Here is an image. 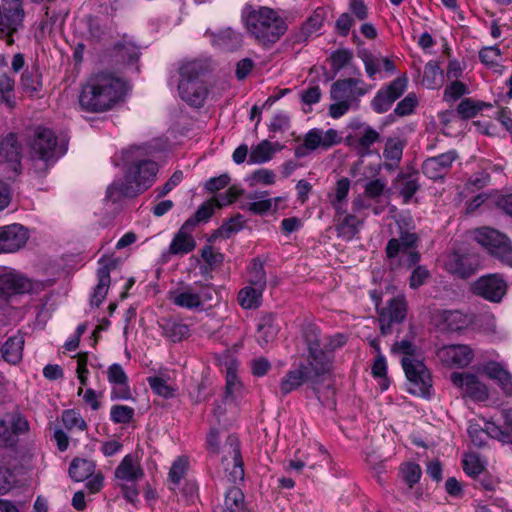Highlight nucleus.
<instances>
[{
	"mask_svg": "<svg viewBox=\"0 0 512 512\" xmlns=\"http://www.w3.org/2000/svg\"><path fill=\"white\" fill-rule=\"evenodd\" d=\"M188 467V462L185 458H177L170 468L169 471V479L170 481L177 485L180 483L181 479L184 477L185 472Z\"/></svg>",
	"mask_w": 512,
	"mask_h": 512,
	"instance_id": "obj_59",
	"label": "nucleus"
},
{
	"mask_svg": "<svg viewBox=\"0 0 512 512\" xmlns=\"http://www.w3.org/2000/svg\"><path fill=\"white\" fill-rule=\"evenodd\" d=\"M346 141L353 146L361 156L370 154V148L380 141V134L371 126H364L363 131L356 136H348Z\"/></svg>",
	"mask_w": 512,
	"mask_h": 512,
	"instance_id": "obj_27",
	"label": "nucleus"
},
{
	"mask_svg": "<svg viewBox=\"0 0 512 512\" xmlns=\"http://www.w3.org/2000/svg\"><path fill=\"white\" fill-rule=\"evenodd\" d=\"M417 236L414 233L404 232L399 239L393 238L389 240L386 246V254L389 259L395 258L400 250L414 249Z\"/></svg>",
	"mask_w": 512,
	"mask_h": 512,
	"instance_id": "obj_39",
	"label": "nucleus"
},
{
	"mask_svg": "<svg viewBox=\"0 0 512 512\" xmlns=\"http://www.w3.org/2000/svg\"><path fill=\"white\" fill-rule=\"evenodd\" d=\"M220 512H246L244 494L238 487H231L225 495L224 507Z\"/></svg>",
	"mask_w": 512,
	"mask_h": 512,
	"instance_id": "obj_43",
	"label": "nucleus"
},
{
	"mask_svg": "<svg viewBox=\"0 0 512 512\" xmlns=\"http://www.w3.org/2000/svg\"><path fill=\"white\" fill-rule=\"evenodd\" d=\"M485 374L495 380L505 394H512V375L498 362H489L484 366Z\"/></svg>",
	"mask_w": 512,
	"mask_h": 512,
	"instance_id": "obj_30",
	"label": "nucleus"
},
{
	"mask_svg": "<svg viewBox=\"0 0 512 512\" xmlns=\"http://www.w3.org/2000/svg\"><path fill=\"white\" fill-rule=\"evenodd\" d=\"M361 221L353 214H347L336 221L337 236L344 240H351L359 231Z\"/></svg>",
	"mask_w": 512,
	"mask_h": 512,
	"instance_id": "obj_38",
	"label": "nucleus"
},
{
	"mask_svg": "<svg viewBox=\"0 0 512 512\" xmlns=\"http://www.w3.org/2000/svg\"><path fill=\"white\" fill-rule=\"evenodd\" d=\"M162 334L172 342H180L190 333L189 326L173 320H165L160 324Z\"/></svg>",
	"mask_w": 512,
	"mask_h": 512,
	"instance_id": "obj_40",
	"label": "nucleus"
},
{
	"mask_svg": "<svg viewBox=\"0 0 512 512\" xmlns=\"http://www.w3.org/2000/svg\"><path fill=\"white\" fill-rule=\"evenodd\" d=\"M249 286L264 290L266 287V274L262 262L254 259L248 272Z\"/></svg>",
	"mask_w": 512,
	"mask_h": 512,
	"instance_id": "obj_46",
	"label": "nucleus"
},
{
	"mask_svg": "<svg viewBox=\"0 0 512 512\" xmlns=\"http://www.w3.org/2000/svg\"><path fill=\"white\" fill-rule=\"evenodd\" d=\"M99 267L97 269L98 283L94 288L93 294L91 295L90 303L92 306L98 307L106 298L108 293L111 278V271L117 269L118 260L113 257H102L99 260Z\"/></svg>",
	"mask_w": 512,
	"mask_h": 512,
	"instance_id": "obj_15",
	"label": "nucleus"
},
{
	"mask_svg": "<svg viewBox=\"0 0 512 512\" xmlns=\"http://www.w3.org/2000/svg\"><path fill=\"white\" fill-rule=\"evenodd\" d=\"M446 269L451 273L460 278H468L474 274V267L466 256H462L458 253H452L449 255L446 263Z\"/></svg>",
	"mask_w": 512,
	"mask_h": 512,
	"instance_id": "obj_34",
	"label": "nucleus"
},
{
	"mask_svg": "<svg viewBox=\"0 0 512 512\" xmlns=\"http://www.w3.org/2000/svg\"><path fill=\"white\" fill-rule=\"evenodd\" d=\"M463 469L469 476L477 477L483 472L484 465L477 454L468 453L463 458Z\"/></svg>",
	"mask_w": 512,
	"mask_h": 512,
	"instance_id": "obj_49",
	"label": "nucleus"
},
{
	"mask_svg": "<svg viewBox=\"0 0 512 512\" xmlns=\"http://www.w3.org/2000/svg\"><path fill=\"white\" fill-rule=\"evenodd\" d=\"M440 317L444 325V329L448 331L461 330L470 323L469 317L458 310L443 311Z\"/></svg>",
	"mask_w": 512,
	"mask_h": 512,
	"instance_id": "obj_42",
	"label": "nucleus"
},
{
	"mask_svg": "<svg viewBox=\"0 0 512 512\" xmlns=\"http://www.w3.org/2000/svg\"><path fill=\"white\" fill-rule=\"evenodd\" d=\"M353 58V53L348 49H339L331 55V66L335 72H339Z\"/></svg>",
	"mask_w": 512,
	"mask_h": 512,
	"instance_id": "obj_57",
	"label": "nucleus"
},
{
	"mask_svg": "<svg viewBox=\"0 0 512 512\" xmlns=\"http://www.w3.org/2000/svg\"><path fill=\"white\" fill-rule=\"evenodd\" d=\"M107 378L110 384L114 386L112 398L115 399H129L130 390L127 386L128 376L126 375L122 366L114 363L107 369Z\"/></svg>",
	"mask_w": 512,
	"mask_h": 512,
	"instance_id": "obj_24",
	"label": "nucleus"
},
{
	"mask_svg": "<svg viewBox=\"0 0 512 512\" xmlns=\"http://www.w3.org/2000/svg\"><path fill=\"white\" fill-rule=\"evenodd\" d=\"M451 381L462 390L463 394L473 399L484 400L488 397L485 385L473 374L452 373Z\"/></svg>",
	"mask_w": 512,
	"mask_h": 512,
	"instance_id": "obj_19",
	"label": "nucleus"
},
{
	"mask_svg": "<svg viewBox=\"0 0 512 512\" xmlns=\"http://www.w3.org/2000/svg\"><path fill=\"white\" fill-rule=\"evenodd\" d=\"M407 83V77L401 76L379 89L370 102L372 110L378 114L390 110L392 104L404 94Z\"/></svg>",
	"mask_w": 512,
	"mask_h": 512,
	"instance_id": "obj_11",
	"label": "nucleus"
},
{
	"mask_svg": "<svg viewBox=\"0 0 512 512\" xmlns=\"http://www.w3.org/2000/svg\"><path fill=\"white\" fill-rule=\"evenodd\" d=\"M242 192L243 191L241 189L235 186H231L225 193L220 194L216 198L217 207L221 208L223 206L231 204L242 194Z\"/></svg>",
	"mask_w": 512,
	"mask_h": 512,
	"instance_id": "obj_64",
	"label": "nucleus"
},
{
	"mask_svg": "<svg viewBox=\"0 0 512 512\" xmlns=\"http://www.w3.org/2000/svg\"><path fill=\"white\" fill-rule=\"evenodd\" d=\"M279 332V326L271 314L262 316L257 324L256 341L261 347L272 343Z\"/></svg>",
	"mask_w": 512,
	"mask_h": 512,
	"instance_id": "obj_29",
	"label": "nucleus"
},
{
	"mask_svg": "<svg viewBox=\"0 0 512 512\" xmlns=\"http://www.w3.org/2000/svg\"><path fill=\"white\" fill-rule=\"evenodd\" d=\"M401 473L403 480L408 484L411 488L414 484H416L421 477V468L416 463H406L401 467Z\"/></svg>",
	"mask_w": 512,
	"mask_h": 512,
	"instance_id": "obj_58",
	"label": "nucleus"
},
{
	"mask_svg": "<svg viewBox=\"0 0 512 512\" xmlns=\"http://www.w3.org/2000/svg\"><path fill=\"white\" fill-rule=\"evenodd\" d=\"M481 109L482 106L480 103L475 102L470 98H466L458 105L457 112L463 119H470L475 117Z\"/></svg>",
	"mask_w": 512,
	"mask_h": 512,
	"instance_id": "obj_55",
	"label": "nucleus"
},
{
	"mask_svg": "<svg viewBox=\"0 0 512 512\" xmlns=\"http://www.w3.org/2000/svg\"><path fill=\"white\" fill-rule=\"evenodd\" d=\"M206 71V65L201 60H191L182 63L179 68V95L191 106L200 107L207 96V88L200 76Z\"/></svg>",
	"mask_w": 512,
	"mask_h": 512,
	"instance_id": "obj_6",
	"label": "nucleus"
},
{
	"mask_svg": "<svg viewBox=\"0 0 512 512\" xmlns=\"http://www.w3.org/2000/svg\"><path fill=\"white\" fill-rule=\"evenodd\" d=\"M391 350L394 354L401 356V364L408 380V391L417 396H430L431 375L423 361L416 355V347L412 341L408 339L397 341Z\"/></svg>",
	"mask_w": 512,
	"mask_h": 512,
	"instance_id": "obj_3",
	"label": "nucleus"
},
{
	"mask_svg": "<svg viewBox=\"0 0 512 512\" xmlns=\"http://www.w3.org/2000/svg\"><path fill=\"white\" fill-rule=\"evenodd\" d=\"M21 145L17 136L13 133L8 134L0 143V163H8L16 171L20 166Z\"/></svg>",
	"mask_w": 512,
	"mask_h": 512,
	"instance_id": "obj_25",
	"label": "nucleus"
},
{
	"mask_svg": "<svg viewBox=\"0 0 512 512\" xmlns=\"http://www.w3.org/2000/svg\"><path fill=\"white\" fill-rule=\"evenodd\" d=\"M196 247V241L192 234L178 231L168 248V253L174 256H183L192 252Z\"/></svg>",
	"mask_w": 512,
	"mask_h": 512,
	"instance_id": "obj_35",
	"label": "nucleus"
},
{
	"mask_svg": "<svg viewBox=\"0 0 512 512\" xmlns=\"http://www.w3.org/2000/svg\"><path fill=\"white\" fill-rule=\"evenodd\" d=\"M23 18L22 0H14L9 7H4L0 12V33H15L22 25Z\"/></svg>",
	"mask_w": 512,
	"mask_h": 512,
	"instance_id": "obj_22",
	"label": "nucleus"
},
{
	"mask_svg": "<svg viewBox=\"0 0 512 512\" xmlns=\"http://www.w3.org/2000/svg\"><path fill=\"white\" fill-rule=\"evenodd\" d=\"M144 149L130 147L123 154L128 169L123 179L114 181L106 191V198L112 202L122 197H134L148 189L155 181L158 164L152 160L142 159Z\"/></svg>",
	"mask_w": 512,
	"mask_h": 512,
	"instance_id": "obj_1",
	"label": "nucleus"
},
{
	"mask_svg": "<svg viewBox=\"0 0 512 512\" xmlns=\"http://www.w3.org/2000/svg\"><path fill=\"white\" fill-rule=\"evenodd\" d=\"M474 239L501 262L512 266V243L499 231L482 227L474 232Z\"/></svg>",
	"mask_w": 512,
	"mask_h": 512,
	"instance_id": "obj_8",
	"label": "nucleus"
},
{
	"mask_svg": "<svg viewBox=\"0 0 512 512\" xmlns=\"http://www.w3.org/2000/svg\"><path fill=\"white\" fill-rule=\"evenodd\" d=\"M32 150L38 161H42L46 167L55 162L66 152L64 145H59L55 133L49 128L39 127L35 131Z\"/></svg>",
	"mask_w": 512,
	"mask_h": 512,
	"instance_id": "obj_10",
	"label": "nucleus"
},
{
	"mask_svg": "<svg viewBox=\"0 0 512 512\" xmlns=\"http://www.w3.org/2000/svg\"><path fill=\"white\" fill-rule=\"evenodd\" d=\"M443 83V71L435 61L428 62L424 67L422 84L429 88L434 89L440 87Z\"/></svg>",
	"mask_w": 512,
	"mask_h": 512,
	"instance_id": "obj_44",
	"label": "nucleus"
},
{
	"mask_svg": "<svg viewBox=\"0 0 512 512\" xmlns=\"http://www.w3.org/2000/svg\"><path fill=\"white\" fill-rule=\"evenodd\" d=\"M372 374L376 378H380V385L382 390L388 388V380H387V363L383 354L378 353L376 355L374 363L372 365Z\"/></svg>",
	"mask_w": 512,
	"mask_h": 512,
	"instance_id": "obj_50",
	"label": "nucleus"
},
{
	"mask_svg": "<svg viewBox=\"0 0 512 512\" xmlns=\"http://www.w3.org/2000/svg\"><path fill=\"white\" fill-rule=\"evenodd\" d=\"M457 159L455 151H449L436 157L426 159L422 164L423 174L432 180L443 178Z\"/></svg>",
	"mask_w": 512,
	"mask_h": 512,
	"instance_id": "obj_18",
	"label": "nucleus"
},
{
	"mask_svg": "<svg viewBox=\"0 0 512 512\" xmlns=\"http://www.w3.org/2000/svg\"><path fill=\"white\" fill-rule=\"evenodd\" d=\"M41 288L39 283L33 282L22 273L16 271L0 275V297L7 298L15 294L29 293Z\"/></svg>",
	"mask_w": 512,
	"mask_h": 512,
	"instance_id": "obj_12",
	"label": "nucleus"
},
{
	"mask_svg": "<svg viewBox=\"0 0 512 512\" xmlns=\"http://www.w3.org/2000/svg\"><path fill=\"white\" fill-rule=\"evenodd\" d=\"M480 60L488 67L498 66L501 61V52L497 46L483 48L479 52Z\"/></svg>",
	"mask_w": 512,
	"mask_h": 512,
	"instance_id": "obj_56",
	"label": "nucleus"
},
{
	"mask_svg": "<svg viewBox=\"0 0 512 512\" xmlns=\"http://www.w3.org/2000/svg\"><path fill=\"white\" fill-rule=\"evenodd\" d=\"M29 238L28 231L20 224L1 227L2 251L15 252L26 244Z\"/></svg>",
	"mask_w": 512,
	"mask_h": 512,
	"instance_id": "obj_20",
	"label": "nucleus"
},
{
	"mask_svg": "<svg viewBox=\"0 0 512 512\" xmlns=\"http://www.w3.org/2000/svg\"><path fill=\"white\" fill-rule=\"evenodd\" d=\"M282 149V146L275 142L263 140L251 148L248 162L251 164H262L272 159L273 155Z\"/></svg>",
	"mask_w": 512,
	"mask_h": 512,
	"instance_id": "obj_32",
	"label": "nucleus"
},
{
	"mask_svg": "<svg viewBox=\"0 0 512 512\" xmlns=\"http://www.w3.org/2000/svg\"><path fill=\"white\" fill-rule=\"evenodd\" d=\"M243 227L242 216L238 215L237 217L231 218L226 223H224L220 229L219 233L224 238H229L232 234L238 232Z\"/></svg>",
	"mask_w": 512,
	"mask_h": 512,
	"instance_id": "obj_63",
	"label": "nucleus"
},
{
	"mask_svg": "<svg viewBox=\"0 0 512 512\" xmlns=\"http://www.w3.org/2000/svg\"><path fill=\"white\" fill-rule=\"evenodd\" d=\"M9 424L10 429L4 423L0 424V446H12L16 436L29 429L28 421L20 415L11 416Z\"/></svg>",
	"mask_w": 512,
	"mask_h": 512,
	"instance_id": "obj_28",
	"label": "nucleus"
},
{
	"mask_svg": "<svg viewBox=\"0 0 512 512\" xmlns=\"http://www.w3.org/2000/svg\"><path fill=\"white\" fill-rule=\"evenodd\" d=\"M405 142L399 138H388L385 142L383 157L387 161L384 168L394 170L402 159Z\"/></svg>",
	"mask_w": 512,
	"mask_h": 512,
	"instance_id": "obj_31",
	"label": "nucleus"
},
{
	"mask_svg": "<svg viewBox=\"0 0 512 512\" xmlns=\"http://www.w3.org/2000/svg\"><path fill=\"white\" fill-rule=\"evenodd\" d=\"M21 85L24 91L35 93L40 90L42 86L41 75L36 69L26 70L21 76Z\"/></svg>",
	"mask_w": 512,
	"mask_h": 512,
	"instance_id": "obj_47",
	"label": "nucleus"
},
{
	"mask_svg": "<svg viewBox=\"0 0 512 512\" xmlns=\"http://www.w3.org/2000/svg\"><path fill=\"white\" fill-rule=\"evenodd\" d=\"M387 186V183L385 180L382 179H374L366 183L364 187V195L368 198L375 199L380 197L385 188Z\"/></svg>",
	"mask_w": 512,
	"mask_h": 512,
	"instance_id": "obj_61",
	"label": "nucleus"
},
{
	"mask_svg": "<svg viewBox=\"0 0 512 512\" xmlns=\"http://www.w3.org/2000/svg\"><path fill=\"white\" fill-rule=\"evenodd\" d=\"M94 471L95 464L87 459H74L69 467L70 477L76 482L88 479L94 474Z\"/></svg>",
	"mask_w": 512,
	"mask_h": 512,
	"instance_id": "obj_41",
	"label": "nucleus"
},
{
	"mask_svg": "<svg viewBox=\"0 0 512 512\" xmlns=\"http://www.w3.org/2000/svg\"><path fill=\"white\" fill-rule=\"evenodd\" d=\"M148 383L151 389L159 396L165 398L173 396L172 388L167 384V382L163 378L157 376L149 377Z\"/></svg>",
	"mask_w": 512,
	"mask_h": 512,
	"instance_id": "obj_60",
	"label": "nucleus"
},
{
	"mask_svg": "<svg viewBox=\"0 0 512 512\" xmlns=\"http://www.w3.org/2000/svg\"><path fill=\"white\" fill-rule=\"evenodd\" d=\"M407 304L404 296L398 295L389 300L387 307L380 312L379 323L383 335L390 333L392 323H400L406 317Z\"/></svg>",
	"mask_w": 512,
	"mask_h": 512,
	"instance_id": "obj_16",
	"label": "nucleus"
},
{
	"mask_svg": "<svg viewBox=\"0 0 512 512\" xmlns=\"http://www.w3.org/2000/svg\"><path fill=\"white\" fill-rule=\"evenodd\" d=\"M275 173L272 170L261 168L253 172L251 176V185L264 184L273 185L275 183Z\"/></svg>",
	"mask_w": 512,
	"mask_h": 512,
	"instance_id": "obj_62",
	"label": "nucleus"
},
{
	"mask_svg": "<svg viewBox=\"0 0 512 512\" xmlns=\"http://www.w3.org/2000/svg\"><path fill=\"white\" fill-rule=\"evenodd\" d=\"M351 182L348 178L343 177L336 182L335 189L328 194L329 202H346L349 194Z\"/></svg>",
	"mask_w": 512,
	"mask_h": 512,
	"instance_id": "obj_51",
	"label": "nucleus"
},
{
	"mask_svg": "<svg viewBox=\"0 0 512 512\" xmlns=\"http://www.w3.org/2000/svg\"><path fill=\"white\" fill-rule=\"evenodd\" d=\"M145 476L139 458L134 454H127L114 471L115 486L119 488L123 497L134 503L139 495L137 483Z\"/></svg>",
	"mask_w": 512,
	"mask_h": 512,
	"instance_id": "obj_7",
	"label": "nucleus"
},
{
	"mask_svg": "<svg viewBox=\"0 0 512 512\" xmlns=\"http://www.w3.org/2000/svg\"><path fill=\"white\" fill-rule=\"evenodd\" d=\"M468 92L467 85L456 80L445 88L443 98L446 102H455Z\"/></svg>",
	"mask_w": 512,
	"mask_h": 512,
	"instance_id": "obj_53",
	"label": "nucleus"
},
{
	"mask_svg": "<svg viewBox=\"0 0 512 512\" xmlns=\"http://www.w3.org/2000/svg\"><path fill=\"white\" fill-rule=\"evenodd\" d=\"M62 421L64 426L71 429L85 430L87 425L81 415L75 410H66L62 414Z\"/></svg>",
	"mask_w": 512,
	"mask_h": 512,
	"instance_id": "obj_54",
	"label": "nucleus"
},
{
	"mask_svg": "<svg viewBox=\"0 0 512 512\" xmlns=\"http://www.w3.org/2000/svg\"><path fill=\"white\" fill-rule=\"evenodd\" d=\"M440 360L450 366L464 367L473 359V351L468 345H448L438 351Z\"/></svg>",
	"mask_w": 512,
	"mask_h": 512,
	"instance_id": "obj_21",
	"label": "nucleus"
},
{
	"mask_svg": "<svg viewBox=\"0 0 512 512\" xmlns=\"http://www.w3.org/2000/svg\"><path fill=\"white\" fill-rule=\"evenodd\" d=\"M24 338L21 335H15L5 342L1 348L2 357L11 364H16L22 359Z\"/></svg>",
	"mask_w": 512,
	"mask_h": 512,
	"instance_id": "obj_36",
	"label": "nucleus"
},
{
	"mask_svg": "<svg viewBox=\"0 0 512 512\" xmlns=\"http://www.w3.org/2000/svg\"><path fill=\"white\" fill-rule=\"evenodd\" d=\"M170 300L177 306L185 309H197L200 307L199 297L195 286H186L182 289L172 291Z\"/></svg>",
	"mask_w": 512,
	"mask_h": 512,
	"instance_id": "obj_33",
	"label": "nucleus"
},
{
	"mask_svg": "<svg viewBox=\"0 0 512 512\" xmlns=\"http://www.w3.org/2000/svg\"><path fill=\"white\" fill-rule=\"evenodd\" d=\"M359 57L362 59L365 71L370 79H375V75L384 70L388 73H395L396 67L394 62L386 57L375 56L369 52H361Z\"/></svg>",
	"mask_w": 512,
	"mask_h": 512,
	"instance_id": "obj_26",
	"label": "nucleus"
},
{
	"mask_svg": "<svg viewBox=\"0 0 512 512\" xmlns=\"http://www.w3.org/2000/svg\"><path fill=\"white\" fill-rule=\"evenodd\" d=\"M370 89L371 86L360 78H346L335 81L330 87L329 116L338 119L349 111L357 110L360 105V98L366 95Z\"/></svg>",
	"mask_w": 512,
	"mask_h": 512,
	"instance_id": "obj_5",
	"label": "nucleus"
},
{
	"mask_svg": "<svg viewBox=\"0 0 512 512\" xmlns=\"http://www.w3.org/2000/svg\"><path fill=\"white\" fill-rule=\"evenodd\" d=\"M472 291L490 302L498 303L507 291V284L498 274L480 277L472 285Z\"/></svg>",
	"mask_w": 512,
	"mask_h": 512,
	"instance_id": "obj_13",
	"label": "nucleus"
},
{
	"mask_svg": "<svg viewBox=\"0 0 512 512\" xmlns=\"http://www.w3.org/2000/svg\"><path fill=\"white\" fill-rule=\"evenodd\" d=\"M212 36L213 45L227 51L237 49L242 41L240 33L231 28L221 30L217 34H212Z\"/></svg>",
	"mask_w": 512,
	"mask_h": 512,
	"instance_id": "obj_37",
	"label": "nucleus"
},
{
	"mask_svg": "<svg viewBox=\"0 0 512 512\" xmlns=\"http://www.w3.org/2000/svg\"><path fill=\"white\" fill-rule=\"evenodd\" d=\"M248 202L242 208L256 215H264L271 210L277 209L280 198H268L267 191L253 192L247 195Z\"/></svg>",
	"mask_w": 512,
	"mask_h": 512,
	"instance_id": "obj_23",
	"label": "nucleus"
},
{
	"mask_svg": "<svg viewBox=\"0 0 512 512\" xmlns=\"http://www.w3.org/2000/svg\"><path fill=\"white\" fill-rule=\"evenodd\" d=\"M319 375L314 374V370L308 364H300L298 367L289 370L281 379L279 387L282 395H287L298 389L304 382L311 380Z\"/></svg>",
	"mask_w": 512,
	"mask_h": 512,
	"instance_id": "obj_17",
	"label": "nucleus"
},
{
	"mask_svg": "<svg viewBox=\"0 0 512 512\" xmlns=\"http://www.w3.org/2000/svg\"><path fill=\"white\" fill-rule=\"evenodd\" d=\"M264 290L246 286L239 291L238 301L244 309L256 308L261 304L262 293Z\"/></svg>",
	"mask_w": 512,
	"mask_h": 512,
	"instance_id": "obj_45",
	"label": "nucleus"
},
{
	"mask_svg": "<svg viewBox=\"0 0 512 512\" xmlns=\"http://www.w3.org/2000/svg\"><path fill=\"white\" fill-rule=\"evenodd\" d=\"M223 453L222 463L226 471L230 470L229 480L233 483L242 481L244 478V469L238 439L235 436L229 435L227 437L225 445L223 446Z\"/></svg>",
	"mask_w": 512,
	"mask_h": 512,
	"instance_id": "obj_14",
	"label": "nucleus"
},
{
	"mask_svg": "<svg viewBox=\"0 0 512 512\" xmlns=\"http://www.w3.org/2000/svg\"><path fill=\"white\" fill-rule=\"evenodd\" d=\"M248 33L262 46L276 43L286 32L287 25L279 14L269 7H259L244 16Z\"/></svg>",
	"mask_w": 512,
	"mask_h": 512,
	"instance_id": "obj_4",
	"label": "nucleus"
},
{
	"mask_svg": "<svg viewBox=\"0 0 512 512\" xmlns=\"http://www.w3.org/2000/svg\"><path fill=\"white\" fill-rule=\"evenodd\" d=\"M417 105L418 99L416 95L414 93H409L396 105L393 114H390L389 118H392L393 115H397L399 117L408 116L413 113Z\"/></svg>",
	"mask_w": 512,
	"mask_h": 512,
	"instance_id": "obj_48",
	"label": "nucleus"
},
{
	"mask_svg": "<svg viewBox=\"0 0 512 512\" xmlns=\"http://www.w3.org/2000/svg\"><path fill=\"white\" fill-rule=\"evenodd\" d=\"M111 420L116 424L129 423L134 416V409L126 405H114L110 412Z\"/></svg>",
	"mask_w": 512,
	"mask_h": 512,
	"instance_id": "obj_52",
	"label": "nucleus"
},
{
	"mask_svg": "<svg viewBox=\"0 0 512 512\" xmlns=\"http://www.w3.org/2000/svg\"><path fill=\"white\" fill-rule=\"evenodd\" d=\"M126 92L127 85L122 79L109 73L95 74L82 85L79 104L88 112H106L123 101Z\"/></svg>",
	"mask_w": 512,
	"mask_h": 512,
	"instance_id": "obj_2",
	"label": "nucleus"
},
{
	"mask_svg": "<svg viewBox=\"0 0 512 512\" xmlns=\"http://www.w3.org/2000/svg\"><path fill=\"white\" fill-rule=\"evenodd\" d=\"M303 339L308 347V362L314 374L322 375L330 369V358L324 351L325 338L320 337V331L315 325H307L303 329Z\"/></svg>",
	"mask_w": 512,
	"mask_h": 512,
	"instance_id": "obj_9",
	"label": "nucleus"
}]
</instances>
